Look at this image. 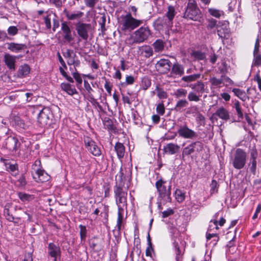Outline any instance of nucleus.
<instances>
[{"instance_id": "8fccbe9b", "label": "nucleus", "mask_w": 261, "mask_h": 261, "mask_svg": "<svg viewBox=\"0 0 261 261\" xmlns=\"http://www.w3.org/2000/svg\"><path fill=\"white\" fill-rule=\"evenodd\" d=\"M52 16V14H49L44 18V23L47 29H50L51 28V19Z\"/></svg>"}, {"instance_id": "69168bd1", "label": "nucleus", "mask_w": 261, "mask_h": 261, "mask_svg": "<svg viewBox=\"0 0 261 261\" xmlns=\"http://www.w3.org/2000/svg\"><path fill=\"white\" fill-rule=\"evenodd\" d=\"M41 163L40 160H36L34 162V163L32 166V169L34 170V171H35V172H36V169H40V167L41 166Z\"/></svg>"}, {"instance_id": "bf43d9fd", "label": "nucleus", "mask_w": 261, "mask_h": 261, "mask_svg": "<svg viewBox=\"0 0 261 261\" xmlns=\"http://www.w3.org/2000/svg\"><path fill=\"white\" fill-rule=\"evenodd\" d=\"M17 182L18 186L20 187H24L26 185L25 177L23 175H21V176L19 177Z\"/></svg>"}, {"instance_id": "4be33fe9", "label": "nucleus", "mask_w": 261, "mask_h": 261, "mask_svg": "<svg viewBox=\"0 0 261 261\" xmlns=\"http://www.w3.org/2000/svg\"><path fill=\"white\" fill-rule=\"evenodd\" d=\"M176 14V11L174 6L169 5L168 6L167 11H166L165 17L167 19L173 22V20Z\"/></svg>"}, {"instance_id": "7ed1b4c3", "label": "nucleus", "mask_w": 261, "mask_h": 261, "mask_svg": "<svg viewBox=\"0 0 261 261\" xmlns=\"http://www.w3.org/2000/svg\"><path fill=\"white\" fill-rule=\"evenodd\" d=\"M184 17L194 21H198L201 18V12L195 0H189L184 13Z\"/></svg>"}, {"instance_id": "393cba45", "label": "nucleus", "mask_w": 261, "mask_h": 261, "mask_svg": "<svg viewBox=\"0 0 261 261\" xmlns=\"http://www.w3.org/2000/svg\"><path fill=\"white\" fill-rule=\"evenodd\" d=\"M141 54L146 58H149L152 56L153 50L152 48L148 45L143 46L139 48Z\"/></svg>"}, {"instance_id": "2f4dec72", "label": "nucleus", "mask_w": 261, "mask_h": 261, "mask_svg": "<svg viewBox=\"0 0 261 261\" xmlns=\"http://www.w3.org/2000/svg\"><path fill=\"white\" fill-rule=\"evenodd\" d=\"M232 92L234 93L236 96L238 97L243 101H245L247 98V96L245 92L243 90L238 88H234L232 89Z\"/></svg>"}, {"instance_id": "a18cd8bd", "label": "nucleus", "mask_w": 261, "mask_h": 261, "mask_svg": "<svg viewBox=\"0 0 261 261\" xmlns=\"http://www.w3.org/2000/svg\"><path fill=\"white\" fill-rule=\"evenodd\" d=\"M194 152V151L193 150V149L191 145L190 144L189 145L184 148L182 152V156L189 155Z\"/></svg>"}, {"instance_id": "20e7f679", "label": "nucleus", "mask_w": 261, "mask_h": 261, "mask_svg": "<svg viewBox=\"0 0 261 261\" xmlns=\"http://www.w3.org/2000/svg\"><path fill=\"white\" fill-rule=\"evenodd\" d=\"M247 156V153L243 149L237 148L231 159L233 167L237 169H242L246 164Z\"/></svg>"}, {"instance_id": "9b49d317", "label": "nucleus", "mask_w": 261, "mask_h": 261, "mask_svg": "<svg viewBox=\"0 0 261 261\" xmlns=\"http://www.w3.org/2000/svg\"><path fill=\"white\" fill-rule=\"evenodd\" d=\"M4 145L9 150L16 152L20 147V143L16 138L10 136L6 139Z\"/></svg>"}, {"instance_id": "f8f14e48", "label": "nucleus", "mask_w": 261, "mask_h": 261, "mask_svg": "<svg viewBox=\"0 0 261 261\" xmlns=\"http://www.w3.org/2000/svg\"><path fill=\"white\" fill-rule=\"evenodd\" d=\"M177 133L179 136L185 139H192L197 136L196 132L189 128L187 125L180 126Z\"/></svg>"}, {"instance_id": "c756f323", "label": "nucleus", "mask_w": 261, "mask_h": 261, "mask_svg": "<svg viewBox=\"0 0 261 261\" xmlns=\"http://www.w3.org/2000/svg\"><path fill=\"white\" fill-rule=\"evenodd\" d=\"M61 89L64 91L66 92L69 95H73L76 93L75 88L71 87V86L68 83H62L61 85Z\"/></svg>"}, {"instance_id": "aec40b11", "label": "nucleus", "mask_w": 261, "mask_h": 261, "mask_svg": "<svg viewBox=\"0 0 261 261\" xmlns=\"http://www.w3.org/2000/svg\"><path fill=\"white\" fill-rule=\"evenodd\" d=\"M61 30L64 34V38L68 41H70L72 40L71 30L66 22L62 23Z\"/></svg>"}, {"instance_id": "6e6d98bb", "label": "nucleus", "mask_w": 261, "mask_h": 261, "mask_svg": "<svg viewBox=\"0 0 261 261\" xmlns=\"http://www.w3.org/2000/svg\"><path fill=\"white\" fill-rule=\"evenodd\" d=\"M217 21L214 19H209L208 21V24L207 25V28L208 30H212L214 29L215 27L217 28Z\"/></svg>"}, {"instance_id": "423d86ee", "label": "nucleus", "mask_w": 261, "mask_h": 261, "mask_svg": "<svg viewBox=\"0 0 261 261\" xmlns=\"http://www.w3.org/2000/svg\"><path fill=\"white\" fill-rule=\"evenodd\" d=\"M154 29L158 31L168 32L173 26V22L167 19L165 17H159L153 22Z\"/></svg>"}, {"instance_id": "9d476101", "label": "nucleus", "mask_w": 261, "mask_h": 261, "mask_svg": "<svg viewBox=\"0 0 261 261\" xmlns=\"http://www.w3.org/2000/svg\"><path fill=\"white\" fill-rule=\"evenodd\" d=\"M85 147L94 156H100L101 152L100 148L96 143L90 138L87 137L84 140Z\"/></svg>"}, {"instance_id": "a211bd4d", "label": "nucleus", "mask_w": 261, "mask_h": 261, "mask_svg": "<svg viewBox=\"0 0 261 261\" xmlns=\"http://www.w3.org/2000/svg\"><path fill=\"white\" fill-rule=\"evenodd\" d=\"M214 116H217L220 119L225 121L229 119V113L228 111L223 107L218 108L213 115L212 118Z\"/></svg>"}, {"instance_id": "09e8293b", "label": "nucleus", "mask_w": 261, "mask_h": 261, "mask_svg": "<svg viewBox=\"0 0 261 261\" xmlns=\"http://www.w3.org/2000/svg\"><path fill=\"white\" fill-rule=\"evenodd\" d=\"M192 56L196 60H203L205 58V55L200 51H194L192 54Z\"/></svg>"}, {"instance_id": "de8ad7c7", "label": "nucleus", "mask_w": 261, "mask_h": 261, "mask_svg": "<svg viewBox=\"0 0 261 261\" xmlns=\"http://www.w3.org/2000/svg\"><path fill=\"white\" fill-rule=\"evenodd\" d=\"M211 223H213L214 226H215L216 229H218L219 228L218 227V223L220 226H222L224 223H225V220L223 218H221L219 222L216 219H214L213 220H211L210 222Z\"/></svg>"}, {"instance_id": "13d9d810", "label": "nucleus", "mask_w": 261, "mask_h": 261, "mask_svg": "<svg viewBox=\"0 0 261 261\" xmlns=\"http://www.w3.org/2000/svg\"><path fill=\"white\" fill-rule=\"evenodd\" d=\"M156 112L161 115L165 113V107L163 102L159 103L156 107Z\"/></svg>"}, {"instance_id": "4468645a", "label": "nucleus", "mask_w": 261, "mask_h": 261, "mask_svg": "<svg viewBox=\"0 0 261 261\" xmlns=\"http://www.w3.org/2000/svg\"><path fill=\"white\" fill-rule=\"evenodd\" d=\"M171 62L169 60L162 59L156 64L157 70L161 73H167L170 71Z\"/></svg>"}, {"instance_id": "473e14b6", "label": "nucleus", "mask_w": 261, "mask_h": 261, "mask_svg": "<svg viewBox=\"0 0 261 261\" xmlns=\"http://www.w3.org/2000/svg\"><path fill=\"white\" fill-rule=\"evenodd\" d=\"M200 73L194 74L190 75L184 76L181 78V80L185 82H194L199 79L200 77Z\"/></svg>"}, {"instance_id": "a878e982", "label": "nucleus", "mask_w": 261, "mask_h": 261, "mask_svg": "<svg viewBox=\"0 0 261 261\" xmlns=\"http://www.w3.org/2000/svg\"><path fill=\"white\" fill-rule=\"evenodd\" d=\"M59 248L55 244L50 243L48 245V253L51 257L55 258V261L56 260V257L59 253Z\"/></svg>"}, {"instance_id": "5701e85b", "label": "nucleus", "mask_w": 261, "mask_h": 261, "mask_svg": "<svg viewBox=\"0 0 261 261\" xmlns=\"http://www.w3.org/2000/svg\"><path fill=\"white\" fill-rule=\"evenodd\" d=\"M10 118L11 122H14L16 125L23 128L25 127V123L23 120H22L18 116L16 115L14 113H12L10 116Z\"/></svg>"}, {"instance_id": "58836bf2", "label": "nucleus", "mask_w": 261, "mask_h": 261, "mask_svg": "<svg viewBox=\"0 0 261 261\" xmlns=\"http://www.w3.org/2000/svg\"><path fill=\"white\" fill-rule=\"evenodd\" d=\"M155 91L157 92V95L160 99H166L167 98L168 94L163 89L156 86Z\"/></svg>"}, {"instance_id": "864d4df0", "label": "nucleus", "mask_w": 261, "mask_h": 261, "mask_svg": "<svg viewBox=\"0 0 261 261\" xmlns=\"http://www.w3.org/2000/svg\"><path fill=\"white\" fill-rule=\"evenodd\" d=\"M188 98L190 101H194L197 102L200 100L199 96H198L194 92H190L188 94Z\"/></svg>"}, {"instance_id": "f03ea898", "label": "nucleus", "mask_w": 261, "mask_h": 261, "mask_svg": "<svg viewBox=\"0 0 261 261\" xmlns=\"http://www.w3.org/2000/svg\"><path fill=\"white\" fill-rule=\"evenodd\" d=\"M118 22L122 31L129 32L132 31L143 23L142 20L133 17L130 13H128L125 15H121Z\"/></svg>"}, {"instance_id": "39448f33", "label": "nucleus", "mask_w": 261, "mask_h": 261, "mask_svg": "<svg viewBox=\"0 0 261 261\" xmlns=\"http://www.w3.org/2000/svg\"><path fill=\"white\" fill-rule=\"evenodd\" d=\"M151 35V32L148 27H141L133 34V42L142 43L147 40Z\"/></svg>"}, {"instance_id": "c03bdc74", "label": "nucleus", "mask_w": 261, "mask_h": 261, "mask_svg": "<svg viewBox=\"0 0 261 261\" xmlns=\"http://www.w3.org/2000/svg\"><path fill=\"white\" fill-rule=\"evenodd\" d=\"M4 214L5 218L7 220L10 222H13L14 220V217L12 215L10 214L9 209L7 207V205L5 206L4 210Z\"/></svg>"}, {"instance_id": "ea45409f", "label": "nucleus", "mask_w": 261, "mask_h": 261, "mask_svg": "<svg viewBox=\"0 0 261 261\" xmlns=\"http://www.w3.org/2000/svg\"><path fill=\"white\" fill-rule=\"evenodd\" d=\"M187 93V91L184 89H178L174 92V95L176 98L185 97Z\"/></svg>"}, {"instance_id": "1a4fd4ad", "label": "nucleus", "mask_w": 261, "mask_h": 261, "mask_svg": "<svg viewBox=\"0 0 261 261\" xmlns=\"http://www.w3.org/2000/svg\"><path fill=\"white\" fill-rule=\"evenodd\" d=\"M66 16L68 19L76 21L73 23L76 25V30L79 36L82 37V12H67L66 14Z\"/></svg>"}, {"instance_id": "cd10ccee", "label": "nucleus", "mask_w": 261, "mask_h": 261, "mask_svg": "<svg viewBox=\"0 0 261 261\" xmlns=\"http://www.w3.org/2000/svg\"><path fill=\"white\" fill-rule=\"evenodd\" d=\"M115 149L119 159L123 158L125 153V147L122 143H117L115 146Z\"/></svg>"}, {"instance_id": "0e129e2a", "label": "nucleus", "mask_w": 261, "mask_h": 261, "mask_svg": "<svg viewBox=\"0 0 261 261\" xmlns=\"http://www.w3.org/2000/svg\"><path fill=\"white\" fill-rule=\"evenodd\" d=\"M222 79H223V84H225L226 83V85H232L233 84L232 81L228 76L223 75L222 76Z\"/></svg>"}, {"instance_id": "bb28decb", "label": "nucleus", "mask_w": 261, "mask_h": 261, "mask_svg": "<svg viewBox=\"0 0 261 261\" xmlns=\"http://www.w3.org/2000/svg\"><path fill=\"white\" fill-rule=\"evenodd\" d=\"M172 73L181 76L184 73V68L177 63H174L172 67Z\"/></svg>"}, {"instance_id": "ddd939ff", "label": "nucleus", "mask_w": 261, "mask_h": 261, "mask_svg": "<svg viewBox=\"0 0 261 261\" xmlns=\"http://www.w3.org/2000/svg\"><path fill=\"white\" fill-rule=\"evenodd\" d=\"M1 162L4 164L6 170L10 172L13 176L18 174V166L17 163L4 159H1Z\"/></svg>"}, {"instance_id": "5fc2aeb1", "label": "nucleus", "mask_w": 261, "mask_h": 261, "mask_svg": "<svg viewBox=\"0 0 261 261\" xmlns=\"http://www.w3.org/2000/svg\"><path fill=\"white\" fill-rule=\"evenodd\" d=\"M8 34L11 36H14L18 33V29L15 26H11L8 28Z\"/></svg>"}, {"instance_id": "680f3d73", "label": "nucleus", "mask_w": 261, "mask_h": 261, "mask_svg": "<svg viewBox=\"0 0 261 261\" xmlns=\"http://www.w3.org/2000/svg\"><path fill=\"white\" fill-rule=\"evenodd\" d=\"M18 196L19 198L23 201L29 200L31 197V195L29 194L22 193H19Z\"/></svg>"}, {"instance_id": "a19ab883", "label": "nucleus", "mask_w": 261, "mask_h": 261, "mask_svg": "<svg viewBox=\"0 0 261 261\" xmlns=\"http://www.w3.org/2000/svg\"><path fill=\"white\" fill-rule=\"evenodd\" d=\"M147 242L148 247L146 249V255L147 256H151L152 252L153 251V248L152 247L151 239L149 234L148 235Z\"/></svg>"}, {"instance_id": "72a5a7b5", "label": "nucleus", "mask_w": 261, "mask_h": 261, "mask_svg": "<svg viewBox=\"0 0 261 261\" xmlns=\"http://www.w3.org/2000/svg\"><path fill=\"white\" fill-rule=\"evenodd\" d=\"M188 105V102L186 99H181L178 101L174 108V110L178 112H181L182 110L187 107Z\"/></svg>"}, {"instance_id": "774afa93", "label": "nucleus", "mask_w": 261, "mask_h": 261, "mask_svg": "<svg viewBox=\"0 0 261 261\" xmlns=\"http://www.w3.org/2000/svg\"><path fill=\"white\" fill-rule=\"evenodd\" d=\"M254 81L257 83L258 88L261 91V77L259 76V71L254 76Z\"/></svg>"}, {"instance_id": "4c0bfd02", "label": "nucleus", "mask_w": 261, "mask_h": 261, "mask_svg": "<svg viewBox=\"0 0 261 261\" xmlns=\"http://www.w3.org/2000/svg\"><path fill=\"white\" fill-rule=\"evenodd\" d=\"M175 197L179 202H182L185 199V193L181 190L177 189L175 192Z\"/></svg>"}, {"instance_id": "e433bc0d", "label": "nucleus", "mask_w": 261, "mask_h": 261, "mask_svg": "<svg viewBox=\"0 0 261 261\" xmlns=\"http://www.w3.org/2000/svg\"><path fill=\"white\" fill-rule=\"evenodd\" d=\"M153 46L156 52L161 51L164 49V43L162 40L158 39L154 42Z\"/></svg>"}, {"instance_id": "c85d7f7f", "label": "nucleus", "mask_w": 261, "mask_h": 261, "mask_svg": "<svg viewBox=\"0 0 261 261\" xmlns=\"http://www.w3.org/2000/svg\"><path fill=\"white\" fill-rule=\"evenodd\" d=\"M190 87L198 93H202L204 91V84L201 81H198L190 86Z\"/></svg>"}, {"instance_id": "052dcab7", "label": "nucleus", "mask_w": 261, "mask_h": 261, "mask_svg": "<svg viewBox=\"0 0 261 261\" xmlns=\"http://www.w3.org/2000/svg\"><path fill=\"white\" fill-rule=\"evenodd\" d=\"M104 87L106 89L107 92L109 93V94L110 95H111L112 85L111 84V83L108 81H106L105 85H104Z\"/></svg>"}, {"instance_id": "f704fd0d", "label": "nucleus", "mask_w": 261, "mask_h": 261, "mask_svg": "<svg viewBox=\"0 0 261 261\" xmlns=\"http://www.w3.org/2000/svg\"><path fill=\"white\" fill-rule=\"evenodd\" d=\"M208 12L211 15L217 18H219L224 15V12L223 11L215 8H209Z\"/></svg>"}, {"instance_id": "49530a36", "label": "nucleus", "mask_w": 261, "mask_h": 261, "mask_svg": "<svg viewBox=\"0 0 261 261\" xmlns=\"http://www.w3.org/2000/svg\"><path fill=\"white\" fill-rule=\"evenodd\" d=\"M135 82V78L132 75H127L125 79V82L121 83L122 86L127 85H132Z\"/></svg>"}, {"instance_id": "dca6fc26", "label": "nucleus", "mask_w": 261, "mask_h": 261, "mask_svg": "<svg viewBox=\"0 0 261 261\" xmlns=\"http://www.w3.org/2000/svg\"><path fill=\"white\" fill-rule=\"evenodd\" d=\"M49 175L43 169H37L35 175H33V178L37 182H43L47 181L49 179Z\"/></svg>"}, {"instance_id": "3c124183", "label": "nucleus", "mask_w": 261, "mask_h": 261, "mask_svg": "<svg viewBox=\"0 0 261 261\" xmlns=\"http://www.w3.org/2000/svg\"><path fill=\"white\" fill-rule=\"evenodd\" d=\"M174 246L175 248V253L176 254V261H179L180 258L182 256V253L181 252V251L179 249V246L178 245L177 243L174 242Z\"/></svg>"}, {"instance_id": "338daca9", "label": "nucleus", "mask_w": 261, "mask_h": 261, "mask_svg": "<svg viewBox=\"0 0 261 261\" xmlns=\"http://www.w3.org/2000/svg\"><path fill=\"white\" fill-rule=\"evenodd\" d=\"M257 157V152L256 149H252L250 151V160H256Z\"/></svg>"}, {"instance_id": "e2e57ef3", "label": "nucleus", "mask_w": 261, "mask_h": 261, "mask_svg": "<svg viewBox=\"0 0 261 261\" xmlns=\"http://www.w3.org/2000/svg\"><path fill=\"white\" fill-rule=\"evenodd\" d=\"M106 128L109 130H113L114 129V126L111 120H107L104 123Z\"/></svg>"}, {"instance_id": "b1692460", "label": "nucleus", "mask_w": 261, "mask_h": 261, "mask_svg": "<svg viewBox=\"0 0 261 261\" xmlns=\"http://www.w3.org/2000/svg\"><path fill=\"white\" fill-rule=\"evenodd\" d=\"M30 71V68L27 64L21 65L17 71V76L18 77H22L28 75Z\"/></svg>"}, {"instance_id": "4d7b16f0", "label": "nucleus", "mask_w": 261, "mask_h": 261, "mask_svg": "<svg viewBox=\"0 0 261 261\" xmlns=\"http://www.w3.org/2000/svg\"><path fill=\"white\" fill-rule=\"evenodd\" d=\"M151 85V82L147 78H144L142 81L141 86L144 90H146Z\"/></svg>"}, {"instance_id": "412c9836", "label": "nucleus", "mask_w": 261, "mask_h": 261, "mask_svg": "<svg viewBox=\"0 0 261 261\" xmlns=\"http://www.w3.org/2000/svg\"><path fill=\"white\" fill-rule=\"evenodd\" d=\"M217 32L218 35L221 38H227L229 36V31L225 25L218 24Z\"/></svg>"}, {"instance_id": "79ce46f5", "label": "nucleus", "mask_w": 261, "mask_h": 261, "mask_svg": "<svg viewBox=\"0 0 261 261\" xmlns=\"http://www.w3.org/2000/svg\"><path fill=\"white\" fill-rule=\"evenodd\" d=\"M194 152H199L203 148L202 144L200 142H195L191 144Z\"/></svg>"}, {"instance_id": "2eb2a0df", "label": "nucleus", "mask_w": 261, "mask_h": 261, "mask_svg": "<svg viewBox=\"0 0 261 261\" xmlns=\"http://www.w3.org/2000/svg\"><path fill=\"white\" fill-rule=\"evenodd\" d=\"M17 57L9 54H6L4 56V61L7 67L11 70L14 71L16 69L15 63Z\"/></svg>"}, {"instance_id": "6ab92c4d", "label": "nucleus", "mask_w": 261, "mask_h": 261, "mask_svg": "<svg viewBox=\"0 0 261 261\" xmlns=\"http://www.w3.org/2000/svg\"><path fill=\"white\" fill-rule=\"evenodd\" d=\"M180 146L177 144L174 143H168L164 147L165 153L169 154H174L178 152L179 150Z\"/></svg>"}, {"instance_id": "c9c22d12", "label": "nucleus", "mask_w": 261, "mask_h": 261, "mask_svg": "<svg viewBox=\"0 0 261 261\" xmlns=\"http://www.w3.org/2000/svg\"><path fill=\"white\" fill-rule=\"evenodd\" d=\"M210 82L212 87L220 88L222 87L221 85L223 84V79H222V77L221 79L213 77L210 79Z\"/></svg>"}, {"instance_id": "37998d69", "label": "nucleus", "mask_w": 261, "mask_h": 261, "mask_svg": "<svg viewBox=\"0 0 261 261\" xmlns=\"http://www.w3.org/2000/svg\"><path fill=\"white\" fill-rule=\"evenodd\" d=\"M248 168L249 170L254 175L256 169V160H250Z\"/></svg>"}, {"instance_id": "6e6552de", "label": "nucleus", "mask_w": 261, "mask_h": 261, "mask_svg": "<svg viewBox=\"0 0 261 261\" xmlns=\"http://www.w3.org/2000/svg\"><path fill=\"white\" fill-rule=\"evenodd\" d=\"M51 112L48 108H43L38 115V122L41 126H45L50 123Z\"/></svg>"}, {"instance_id": "f3484780", "label": "nucleus", "mask_w": 261, "mask_h": 261, "mask_svg": "<svg viewBox=\"0 0 261 261\" xmlns=\"http://www.w3.org/2000/svg\"><path fill=\"white\" fill-rule=\"evenodd\" d=\"M7 45V48L14 53H19L27 48L26 45L24 44H19L14 42L8 43Z\"/></svg>"}, {"instance_id": "0eeeda50", "label": "nucleus", "mask_w": 261, "mask_h": 261, "mask_svg": "<svg viewBox=\"0 0 261 261\" xmlns=\"http://www.w3.org/2000/svg\"><path fill=\"white\" fill-rule=\"evenodd\" d=\"M166 182L162 179L159 180L155 184L156 188L159 193L160 196L165 198L166 201L171 202V198L170 197V186L167 187L165 184Z\"/></svg>"}, {"instance_id": "f257e3e1", "label": "nucleus", "mask_w": 261, "mask_h": 261, "mask_svg": "<svg viewBox=\"0 0 261 261\" xmlns=\"http://www.w3.org/2000/svg\"><path fill=\"white\" fill-rule=\"evenodd\" d=\"M116 202L118 208L117 226L120 228L123 220L124 209L127 208V192L120 187H116L114 189Z\"/></svg>"}, {"instance_id": "7c9ffc66", "label": "nucleus", "mask_w": 261, "mask_h": 261, "mask_svg": "<svg viewBox=\"0 0 261 261\" xmlns=\"http://www.w3.org/2000/svg\"><path fill=\"white\" fill-rule=\"evenodd\" d=\"M240 1L239 0H229L228 4V11L229 12L234 11L236 9L240 7Z\"/></svg>"}, {"instance_id": "603ef678", "label": "nucleus", "mask_w": 261, "mask_h": 261, "mask_svg": "<svg viewBox=\"0 0 261 261\" xmlns=\"http://www.w3.org/2000/svg\"><path fill=\"white\" fill-rule=\"evenodd\" d=\"M234 108L237 111L238 117L239 118H242L243 117V114L242 111L241 107L239 101H237L234 103Z\"/></svg>"}]
</instances>
